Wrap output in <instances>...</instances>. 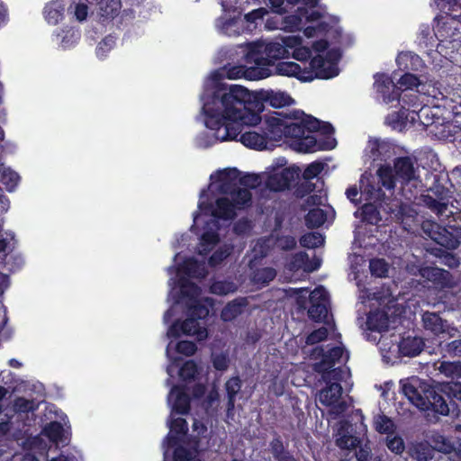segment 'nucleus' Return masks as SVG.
I'll use <instances>...</instances> for the list:
<instances>
[{
    "label": "nucleus",
    "mask_w": 461,
    "mask_h": 461,
    "mask_svg": "<svg viewBox=\"0 0 461 461\" xmlns=\"http://www.w3.org/2000/svg\"><path fill=\"white\" fill-rule=\"evenodd\" d=\"M281 159L260 174L243 173L239 169L224 168L210 176L206 188L201 190L199 202H253V191L261 198L267 193L293 191L301 176V168L293 165L286 167Z\"/></svg>",
    "instance_id": "1"
},
{
    "label": "nucleus",
    "mask_w": 461,
    "mask_h": 461,
    "mask_svg": "<svg viewBox=\"0 0 461 461\" xmlns=\"http://www.w3.org/2000/svg\"><path fill=\"white\" fill-rule=\"evenodd\" d=\"M247 108L232 86L222 94L219 89L203 105L205 126L214 131L216 139L221 141L238 140L244 132V126H255L261 122V116Z\"/></svg>",
    "instance_id": "2"
},
{
    "label": "nucleus",
    "mask_w": 461,
    "mask_h": 461,
    "mask_svg": "<svg viewBox=\"0 0 461 461\" xmlns=\"http://www.w3.org/2000/svg\"><path fill=\"white\" fill-rule=\"evenodd\" d=\"M402 391L421 411H431L441 416H458L460 413L461 382L457 380L431 385L426 381L412 377L402 384Z\"/></svg>",
    "instance_id": "3"
},
{
    "label": "nucleus",
    "mask_w": 461,
    "mask_h": 461,
    "mask_svg": "<svg viewBox=\"0 0 461 461\" xmlns=\"http://www.w3.org/2000/svg\"><path fill=\"white\" fill-rule=\"evenodd\" d=\"M291 118L300 120V127L303 131L301 140L296 143L297 150L308 153L316 150H330L335 147V139L318 142L312 135L313 132H320L322 135L333 134L334 127L331 123L320 121L312 115L306 114L302 110H294Z\"/></svg>",
    "instance_id": "4"
},
{
    "label": "nucleus",
    "mask_w": 461,
    "mask_h": 461,
    "mask_svg": "<svg viewBox=\"0 0 461 461\" xmlns=\"http://www.w3.org/2000/svg\"><path fill=\"white\" fill-rule=\"evenodd\" d=\"M324 169V163L314 161L309 164L303 172H301L297 180L293 195L297 199L309 196L305 202H327L328 189L325 182L319 175Z\"/></svg>",
    "instance_id": "5"
},
{
    "label": "nucleus",
    "mask_w": 461,
    "mask_h": 461,
    "mask_svg": "<svg viewBox=\"0 0 461 461\" xmlns=\"http://www.w3.org/2000/svg\"><path fill=\"white\" fill-rule=\"evenodd\" d=\"M377 176L382 188L393 194L397 180L402 184L420 177L417 159L411 156L397 157L393 160V167L389 165L381 166L377 169Z\"/></svg>",
    "instance_id": "6"
},
{
    "label": "nucleus",
    "mask_w": 461,
    "mask_h": 461,
    "mask_svg": "<svg viewBox=\"0 0 461 461\" xmlns=\"http://www.w3.org/2000/svg\"><path fill=\"white\" fill-rule=\"evenodd\" d=\"M293 112L289 113H274L276 116H266L261 130L265 132L267 141H279L290 139L296 148L297 141L302 139L300 120L292 119Z\"/></svg>",
    "instance_id": "7"
},
{
    "label": "nucleus",
    "mask_w": 461,
    "mask_h": 461,
    "mask_svg": "<svg viewBox=\"0 0 461 461\" xmlns=\"http://www.w3.org/2000/svg\"><path fill=\"white\" fill-rule=\"evenodd\" d=\"M232 87L248 106L247 111L257 113L258 116H260L264 111V103H268L274 108H282L294 103L293 98L285 92H275L274 90L250 92L246 87L238 85H233Z\"/></svg>",
    "instance_id": "8"
},
{
    "label": "nucleus",
    "mask_w": 461,
    "mask_h": 461,
    "mask_svg": "<svg viewBox=\"0 0 461 461\" xmlns=\"http://www.w3.org/2000/svg\"><path fill=\"white\" fill-rule=\"evenodd\" d=\"M345 194L349 202H383L384 199V193L379 181L375 182V179L364 176L360 177L359 187L349 186Z\"/></svg>",
    "instance_id": "9"
},
{
    "label": "nucleus",
    "mask_w": 461,
    "mask_h": 461,
    "mask_svg": "<svg viewBox=\"0 0 461 461\" xmlns=\"http://www.w3.org/2000/svg\"><path fill=\"white\" fill-rule=\"evenodd\" d=\"M223 70L224 74L219 71L212 72V79L216 83L222 77L238 79L244 77L250 80H257L266 78L271 74L267 68H246L245 66L224 67Z\"/></svg>",
    "instance_id": "10"
},
{
    "label": "nucleus",
    "mask_w": 461,
    "mask_h": 461,
    "mask_svg": "<svg viewBox=\"0 0 461 461\" xmlns=\"http://www.w3.org/2000/svg\"><path fill=\"white\" fill-rule=\"evenodd\" d=\"M421 228L433 241L446 249L453 250L460 244L459 239L453 232L435 221H425Z\"/></svg>",
    "instance_id": "11"
},
{
    "label": "nucleus",
    "mask_w": 461,
    "mask_h": 461,
    "mask_svg": "<svg viewBox=\"0 0 461 461\" xmlns=\"http://www.w3.org/2000/svg\"><path fill=\"white\" fill-rule=\"evenodd\" d=\"M181 335L194 336L195 335L199 340L207 338V329L202 327L195 318L188 316L185 321L179 320L174 321L167 330L169 338L177 339Z\"/></svg>",
    "instance_id": "12"
},
{
    "label": "nucleus",
    "mask_w": 461,
    "mask_h": 461,
    "mask_svg": "<svg viewBox=\"0 0 461 461\" xmlns=\"http://www.w3.org/2000/svg\"><path fill=\"white\" fill-rule=\"evenodd\" d=\"M308 316L315 322L323 321L328 314L329 294L324 287L318 286L309 295Z\"/></svg>",
    "instance_id": "13"
},
{
    "label": "nucleus",
    "mask_w": 461,
    "mask_h": 461,
    "mask_svg": "<svg viewBox=\"0 0 461 461\" xmlns=\"http://www.w3.org/2000/svg\"><path fill=\"white\" fill-rule=\"evenodd\" d=\"M418 60L419 57L412 55L411 52H401L396 58V63L399 69L406 71L399 79V89L404 87L405 89H411L419 85V77L408 71L412 69V67L409 65L413 59Z\"/></svg>",
    "instance_id": "14"
},
{
    "label": "nucleus",
    "mask_w": 461,
    "mask_h": 461,
    "mask_svg": "<svg viewBox=\"0 0 461 461\" xmlns=\"http://www.w3.org/2000/svg\"><path fill=\"white\" fill-rule=\"evenodd\" d=\"M374 87L379 93L384 103L390 104L399 101L401 93L393 84L392 78L384 73H376L375 76Z\"/></svg>",
    "instance_id": "15"
},
{
    "label": "nucleus",
    "mask_w": 461,
    "mask_h": 461,
    "mask_svg": "<svg viewBox=\"0 0 461 461\" xmlns=\"http://www.w3.org/2000/svg\"><path fill=\"white\" fill-rule=\"evenodd\" d=\"M454 185L449 182L448 179H442L438 176H434V181L431 186H429L426 192L428 200L423 202H449L450 198H453Z\"/></svg>",
    "instance_id": "16"
},
{
    "label": "nucleus",
    "mask_w": 461,
    "mask_h": 461,
    "mask_svg": "<svg viewBox=\"0 0 461 461\" xmlns=\"http://www.w3.org/2000/svg\"><path fill=\"white\" fill-rule=\"evenodd\" d=\"M297 41L296 38H285L282 43L277 41L264 44L265 58H267V66L275 65L276 60L285 59L289 56L287 47H294V42Z\"/></svg>",
    "instance_id": "17"
},
{
    "label": "nucleus",
    "mask_w": 461,
    "mask_h": 461,
    "mask_svg": "<svg viewBox=\"0 0 461 461\" xmlns=\"http://www.w3.org/2000/svg\"><path fill=\"white\" fill-rule=\"evenodd\" d=\"M168 402H172V411L186 415L191 409V397L185 385H174L168 394Z\"/></svg>",
    "instance_id": "18"
},
{
    "label": "nucleus",
    "mask_w": 461,
    "mask_h": 461,
    "mask_svg": "<svg viewBox=\"0 0 461 461\" xmlns=\"http://www.w3.org/2000/svg\"><path fill=\"white\" fill-rule=\"evenodd\" d=\"M420 275L437 288L444 289L453 286V276L447 270L436 267H426L420 269Z\"/></svg>",
    "instance_id": "19"
},
{
    "label": "nucleus",
    "mask_w": 461,
    "mask_h": 461,
    "mask_svg": "<svg viewBox=\"0 0 461 461\" xmlns=\"http://www.w3.org/2000/svg\"><path fill=\"white\" fill-rule=\"evenodd\" d=\"M253 203H198L200 210L209 207L212 215L221 220H233L237 216V210L252 207Z\"/></svg>",
    "instance_id": "20"
},
{
    "label": "nucleus",
    "mask_w": 461,
    "mask_h": 461,
    "mask_svg": "<svg viewBox=\"0 0 461 461\" xmlns=\"http://www.w3.org/2000/svg\"><path fill=\"white\" fill-rule=\"evenodd\" d=\"M344 352V348L339 346L332 347L328 351H325L322 347H316L313 349V354H316L318 357H321V359L313 365V370L322 371L321 368L324 366H328V367H333L336 363L340 362Z\"/></svg>",
    "instance_id": "21"
},
{
    "label": "nucleus",
    "mask_w": 461,
    "mask_h": 461,
    "mask_svg": "<svg viewBox=\"0 0 461 461\" xmlns=\"http://www.w3.org/2000/svg\"><path fill=\"white\" fill-rule=\"evenodd\" d=\"M425 192L420 177L401 184L400 194L403 202H416L418 199L420 200V202L428 200Z\"/></svg>",
    "instance_id": "22"
},
{
    "label": "nucleus",
    "mask_w": 461,
    "mask_h": 461,
    "mask_svg": "<svg viewBox=\"0 0 461 461\" xmlns=\"http://www.w3.org/2000/svg\"><path fill=\"white\" fill-rule=\"evenodd\" d=\"M309 66L312 73L314 75L312 76V78L330 79L339 74L338 67L329 65L327 60L320 54L311 59Z\"/></svg>",
    "instance_id": "23"
},
{
    "label": "nucleus",
    "mask_w": 461,
    "mask_h": 461,
    "mask_svg": "<svg viewBox=\"0 0 461 461\" xmlns=\"http://www.w3.org/2000/svg\"><path fill=\"white\" fill-rule=\"evenodd\" d=\"M413 203H384V210H388L391 213L390 217L395 221L405 223L410 219H414L418 212L411 205ZM421 205L422 203H414Z\"/></svg>",
    "instance_id": "24"
},
{
    "label": "nucleus",
    "mask_w": 461,
    "mask_h": 461,
    "mask_svg": "<svg viewBox=\"0 0 461 461\" xmlns=\"http://www.w3.org/2000/svg\"><path fill=\"white\" fill-rule=\"evenodd\" d=\"M249 304L246 297H238L229 302L221 312V319L225 321H232L240 316Z\"/></svg>",
    "instance_id": "25"
},
{
    "label": "nucleus",
    "mask_w": 461,
    "mask_h": 461,
    "mask_svg": "<svg viewBox=\"0 0 461 461\" xmlns=\"http://www.w3.org/2000/svg\"><path fill=\"white\" fill-rule=\"evenodd\" d=\"M325 384L326 386L319 393V400L323 405L330 407L334 405L339 400L342 393V386L337 382Z\"/></svg>",
    "instance_id": "26"
},
{
    "label": "nucleus",
    "mask_w": 461,
    "mask_h": 461,
    "mask_svg": "<svg viewBox=\"0 0 461 461\" xmlns=\"http://www.w3.org/2000/svg\"><path fill=\"white\" fill-rule=\"evenodd\" d=\"M265 57L263 43L252 42L249 44L248 51L245 55L247 63L255 64V68H266L267 66V58Z\"/></svg>",
    "instance_id": "27"
},
{
    "label": "nucleus",
    "mask_w": 461,
    "mask_h": 461,
    "mask_svg": "<svg viewBox=\"0 0 461 461\" xmlns=\"http://www.w3.org/2000/svg\"><path fill=\"white\" fill-rule=\"evenodd\" d=\"M239 140L246 147L254 149L257 150H263L267 149V140L265 135V132L262 131L261 133H258L255 131H244Z\"/></svg>",
    "instance_id": "28"
},
{
    "label": "nucleus",
    "mask_w": 461,
    "mask_h": 461,
    "mask_svg": "<svg viewBox=\"0 0 461 461\" xmlns=\"http://www.w3.org/2000/svg\"><path fill=\"white\" fill-rule=\"evenodd\" d=\"M276 74L286 77H294L300 80H312V77H305L302 74V68L294 61H279L275 66Z\"/></svg>",
    "instance_id": "29"
},
{
    "label": "nucleus",
    "mask_w": 461,
    "mask_h": 461,
    "mask_svg": "<svg viewBox=\"0 0 461 461\" xmlns=\"http://www.w3.org/2000/svg\"><path fill=\"white\" fill-rule=\"evenodd\" d=\"M425 346L424 340L419 337H407L402 339L399 350L404 357H416L421 353Z\"/></svg>",
    "instance_id": "30"
},
{
    "label": "nucleus",
    "mask_w": 461,
    "mask_h": 461,
    "mask_svg": "<svg viewBox=\"0 0 461 461\" xmlns=\"http://www.w3.org/2000/svg\"><path fill=\"white\" fill-rule=\"evenodd\" d=\"M424 205L437 214L440 221L452 218L456 221L457 219H461L460 212H454L453 210H460L458 207H455L454 203H424Z\"/></svg>",
    "instance_id": "31"
},
{
    "label": "nucleus",
    "mask_w": 461,
    "mask_h": 461,
    "mask_svg": "<svg viewBox=\"0 0 461 461\" xmlns=\"http://www.w3.org/2000/svg\"><path fill=\"white\" fill-rule=\"evenodd\" d=\"M423 327L434 335H439L446 330L445 321L438 313L426 312L422 315Z\"/></svg>",
    "instance_id": "32"
},
{
    "label": "nucleus",
    "mask_w": 461,
    "mask_h": 461,
    "mask_svg": "<svg viewBox=\"0 0 461 461\" xmlns=\"http://www.w3.org/2000/svg\"><path fill=\"white\" fill-rule=\"evenodd\" d=\"M220 241L218 232L212 228L206 229L200 237L198 254L207 256Z\"/></svg>",
    "instance_id": "33"
},
{
    "label": "nucleus",
    "mask_w": 461,
    "mask_h": 461,
    "mask_svg": "<svg viewBox=\"0 0 461 461\" xmlns=\"http://www.w3.org/2000/svg\"><path fill=\"white\" fill-rule=\"evenodd\" d=\"M208 298L204 299V301L201 299H197L192 303H186L187 316L192 318H195L196 321L205 319L210 312L209 306H212V301Z\"/></svg>",
    "instance_id": "34"
},
{
    "label": "nucleus",
    "mask_w": 461,
    "mask_h": 461,
    "mask_svg": "<svg viewBox=\"0 0 461 461\" xmlns=\"http://www.w3.org/2000/svg\"><path fill=\"white\" fill-rule=\"evenodd\" d=\"M392 146L389 142L375 140L369 141V157L374 160L386 161L390 158Z\"/></svg>",
    "instance_id": "35"
},
{
    "label": "nucleus",
    "mask_w": 461,
    "mask_h": 461,
    "mask_svg": "<svg viewBox=\"0 0 461 461\" xmlns=\"http://www.w3.org/2000/svg\"><path fill=\"white\" fill-rule=\"evenodd\" d=\"M179 271L189 277H204L207 274L203 264L194 258H187L179 267Z\"/></svg>",
    "instance_id": "36"
},
{
    "label": "nucleus",
    "mask_w": 461,
    "mask_h": 461,
    "mask_svg": "<svg viewBox=\"0 0 461 461\" xmlns=\"http://www.w3.org/2000/svg\"><path fill=\"white\" fill-rule=\"evenodd\" d=\"M376 204H378L382 209L385 207L384 203H362V206L360 207L362 221L369 224H378L382 221V217L380 216Z\"/></svg>",
    "instance_id": "37"
},
{
    "label": "nucleus",
    "mask_w": 461,
    "mask_h": 461,
    "mask_svg": "<svg viewBox=\"0 0 461 461\" xmlns=\"http://www.w3.org/2000/svg\"><path fill=\"white\" fill-rule=\"evenodd\" d=\"M242 382L239 376H232L225 383V390L227 393V410L232 411L235 407L236 396L240 391Z\"/></svg>",
    "instance_id": "38"
},
{
    "label": "nucleus",
    "mask_w": 461,
    "mask_h": 461,
    "mask_svg": "<svg viewBox=\"0 0 461 461\" xmlns=\"http://www.w3.org/2000/svg\"><path fill=\"white\" fill-rule=\"evenodd\" d=\"M366 324L370 330L385 331L389 327L388 315L384 312H371L367 316Z\"/></svg>",
    "instance_id": "39"
},
{
    "label": "nucleus",
    "mask_w": 461,
    "mask_h": 461,
    "mask_svg": "<svg viewBox=\"0 0 461 461\" xmlns=\"http://www.w3.org/2000/svg\"><path fill=\"white\" fill-rule=\"evenodd\" d=\"M179 286L180 294L183 298L187 299L186 303H192L199 299L201 288L194 282H191L187 278L181 277L179 279Z\"/></svg>",
    "instance_id": "40"
},
{
    "label": "nucleus",
    "mask_w": 461,
    "mask_h": 461,
    "mask_svg": "<svg viewBox=\"0 0 461 461\" xmlns=\"http://www.w3.org/2000/svg\"><path fill=\"white\" fill-rule=\"evenodd\" d=\"M43 13L48 23L55 25L64 16V6L59 1H53L46 5Z\"/></svg>",
    "instance_id": "41"
},
{
    "label": "nucleus",
    "mask_w": 461,
    "mask_h": 461,
    "mask_svg": "<svg viewBox=\"0 0 461 461\" xmlns=\"http://www.w3.org/2000/svg\"><path fill=\"white\" fill-rule=\"evenodd\" d=\"M327 221V212L317 207L309 209L308 213L304 217L305 225L309 229L319 228Z\"/></svg>",
    "instance_id": "42"
},
{
    "label": "nucleus",
    "mask_w": 461,
    "mask_h": 461,
    "mask_svg": "<svg viewBox=\"0 0 461 461\" xmlns=\"http://www.w3.org/2000/svg\"><path fill=\"white\" fill-rule=\"evenodd\" d=\"M275 249L274 246V234L260 238L253 248L256 258H266Z\"/></svg>",
    "instance_id": "43"
},
{
    "label": "nucleus",
    "mask_w": 461,
    "mask_h": 461,
    "mask_svg": "<svg viewBox=\"0 0 461 461\" xmlns=\"http://www.w3.org/2000/svg\"><path fill=\"white\" fill-rule=\"evenodd\" d=\"M438 370L447 377L454 379L461 378V362L460 361H441Z\"/></svg>",
    "instance_id": "44"
},
{
    "label": "nucleus",
    "mask_w": 461,
    "mask_h": 461,
    "mask_svg": "<svg viewBox=\"0 0 461 461\" xmlns=\"http://www.w3.org/2000/svg\"><path fill=\"white\" fill-rule=\"evenodd\" d=\"M269 447L276 461H279L292 454L285 446L281 436L277 434L270 441Z\"/></svg>",
    "instance_id": "45"
},
{
    "label": "nucleus",
    "mask_w": 461,
    "mask_h": 461,
    "mask_svg": "<svg viewBox=\"0 0 461 461\" xmlns=\"http://www.w3.org/2000/svg\"><path fill=\"white\" fill-rule=\"evenodd\" d=\"M276 276V271L271 267H262L253 273L252 280L257 285H266Z\"/></svg>",
    "instance_id": "46"
},
{
    "label": "nucleus",
    "mask_w": 461,
    "mask_h": 461,
    "mask_svg": "<svg viewBox=\"0 0 461 461\" xmlns=\"http://www.w3.org/2000/svg\"><path fill=\"white\" fill-rule=\"evenodd\" d=\"M375 429L380 434H393L395 425L391 418L384 414L378 415L374 420Z\"/></svg>",
    "instance_id": "47"
},
{
    "label": "nucleus",
    "mask_w": 461,
    "mask_h": 461,
    "mask_svg": "<svg viewBox=\"0 0 461 461\" xmlns=\"http://www.w3.org/2000/svg\"><path fill=\"white\" fill-rule=\"evenodd\" d=\"M233 247L230 245L224 244L223 246H221L208 258L209 267H216L220 266L228 257L230 256Z\"/></svg>",
    "instance_id": "48"
},
{
    "label": "nucleus",
    "mask_w": 461,
    "mask_h": 461,
    "mask_svg": "<svg viewBox=\"0 0 461 461\" xmlns=\"http://www.w3.org/2000/svg\"><path fill=\"white\" fill-rule=\"evenodd\" d=\"M43 433L50 441L58 443L62 441L64 428L59 421H50L44 427Z\"/></svg>",
    "instance_id": "49"
},
{
    "label": "nucleus",
    "mask_w": 461,
    "mask_h": 461,
    "mask_svg": "<svg viewBox=\"0 0 461 461\" xmlns=\"http://www.w3.org/2000/svg\"><path fill=\"white\" fill-rule=\"evenodd\" d=\"M300 244L306 249H317L324 244V237L320 232H308L300 238Z\"/></svg>",
    "instance_id": "50"
},
{
    "label": "nucleus",
    "mask_w": 461,
    "mask_h": 461,
    "mask_svg": "<svg viewBox=\"0 0 461 461\" xmlns=\"http://www.w3.org/2000/svg\"><path fill=\"white\" fill-rule=\"evenodd\" d=\"M121 8V0H106L100 8L101 16L105 20H112L119 14Z\"/></svg>",
    "instance_id": "51"
},
{
    "label": "nucleus",
    "mask_w": 461,
    "mask_h": 461,
    "mask_svg": "<svg viewBox=\"0 0 461 461\" xmlns=\"http://www.w3.org/2000/svg\"><path fill=\"white\" fill-rule=\"evenodd\" d=\"M296 240L291 235L274 234V246L282 251H290L295 249Z\"/></svg>",
    "instance_id": "52"
},
{
    "label": "nucleus",
    "mask_w": 461,
    "mask_h": 461,
    "mask_svg": "<svg viewBox=\"0 0 461 461\" xmlns=\"http://www.w3.org/2000/svg\"><path fill=\"white\" fill-rule=\"evenodd\" d=\"M434 255L439 258V262L449 268H456L460 265V258L454 253L442 249H436Z\"/></svg>",
    "instance_id": "53"
},
{
    "label": "nucleus",
    "mask_w": 461,
    "mask_h": 461,
    "mask_svg": "<svg viewBox=\"0 0 461 461\" xmlns=\"http://www.w3.org/2000/svg\"><path fill=\"white\" fill-rule=\"evenodd\" d=\"M434 447L438 452L444 454H452L455 449V444L447 437L441 434H436L432 437Z\"/></svg>",
    "instance_id": "54"
},
{
    "label": "nucleus",
    "mask_w": 461,
    "mask_h": 461,
    "mask_svg": "<svg viewBox=\"0 0 461 461\" xmlns=\"http://www.w3.org/2000/svg\"><path fill=\"white\" fill-rule=\"evenodd\" d=\"M237 287L230 281H215L210 286V293L217 295H226L234 293Z\"/></svg>",
    "instance_id": "55"
},
{
    "label": "nucleus",
    "mask_w": 461,
    "mask_h": 461,
    "mask_svg": "<svg viewBox=\"0 0 461 461\" xmlns=\"http://www.w3.org/2000/svg\"><path fill=\"white\" fill-rule=\"evenodd\" d=\"M369 269L372 276L376 277H385L389 271V267L384 258H373L369 262Z\"/></svg>",
    "instance_id": "56"
},
{
    "label": "nucleus",
    "mask_w": 461,
    "mask_h": 461,
    "mask_svg": "<svg viewBox=\"0 0 461 461\" xmlns=\"http://www.w3.org/2000/svg\"><path fill=\"white\" fill-rule=\"evenodd\" d=\"M309 263V256L306 252L301 251L292 256L288 267L292 271H298L300 269L307 270Z\"/></svg>",
    "instance_id": "57"
},
{
    "label": "nucleus",
    "mask_w": 461,
    "mask_h": 461,
    "mask_svg": "<svg viewBox=\"0 0 461 461\" xmlns=\"http://www.w3.org/2000/svg\"><path fill=\"white\" fill-rule=\"evenodd\" d=\"M322 371H315L318 374H321V380L324 383H330V382H337L339 383V381L342 379V369L340 367H328V366H324L322 368Z\"/></svg>",
    "instance_id": "58"
},
{
    "label": "nucleus",
    "mask_w": 461,
    "mask_h": 461,
    "mask_svg": "<svg viewBox=\"0 0 461 461\" xmlns=\"http://www.w3.org/2000/svg\"><path fill=\"white\" fill-rule=\"evenodd\" d=\"M198 372V367L194 360L185 361L180 367L178 375L183 381L194 380Z\"/></svg>",
    "instance_id": "59"
},
{
    "label": "nucleus",
    "mask_w": 461,
    "mask_h": 461,
    "mask_svg": "<svg viewBox=\"0 0 461 461\" xmlns=\"http://www.w3.org/2000/svg\"><path fill=\"white\" fill-rule=\"evenodd\" d=\"M59 37H61V44L64 49L71 47L75 42L79 40L80 34L78 31L73 28L62 29L58 33Z\"/></svg>",
    "instance_id": "60"
},
{
    "label": "nucleus",
    "mask_w": 461,
    "mask_h": 461,
    "mask_svg": "<svg viewBox=\"0 0 461 461\" xmlns=\"http://www.w3.org/2000/svg\"><path fill=\"white\" fill-rule=\"evenodd\" d=\"M116 42L115 37L109 34L105 36L97 45L95 49L96 56L100 59L106 57L107 53L114 47Z\"/></svg>",
    "instance_id": "61"
},
{
    "label": "nucleus",
    "mask_w": 461,
    "mask_h": 461,
    "mask_svg": "<svg viewBox=\"0 0 461 461\" xmlns=\"http://www.w3.org/2000/svg\"><path fill=\"white\" fill-rule=\"evenodd\" d=\"M443 357H461V339L447 342L442 348Z\"/></svg>",
    "instance_id": "62"
},
{
    "label": "nucleus",
    "mask_w": 461,
    "mask_h": 461,
    "mask_svg": "<svg viewBox=\"0 0 461 461\" xmlns=\"http://www.w3.org/2000/svg\"><path fill=\"white\" fill-rule=\"evenodd\" d=\"M328 338V330L325 327H321L312 330L306 337L307 345H315L319 342L324 341Z\"/></svg>",
    "instance_id": "63"
},
{
    "label": "nucleus",
    "mask_w": 461,
    "mask_h": 461,
    "mask_svg": "<svg viewBox=\"0 0 461 461\" xmlns=\"http://www.w3.org/2000/svg\"><path fill=\"white\" fill-rule=\"evenodd\" d=\"M412 457L417 461H429L432 459V454L429 447L419 444L413 449Z\"/></svg>",
    "instance_id": "64"
}]
</instances>
